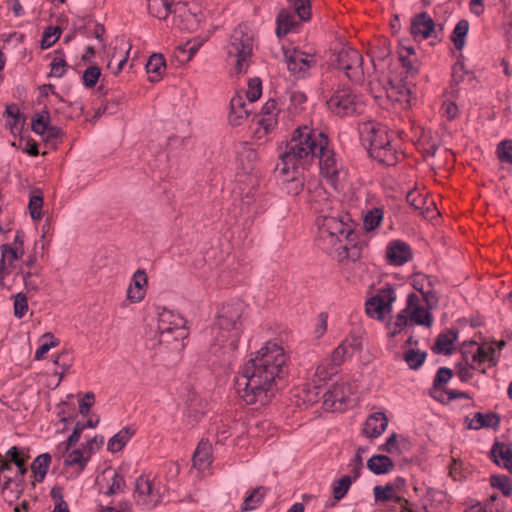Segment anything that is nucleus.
Listing matches in <instances>:
<instances>
[{"label": "nucleus", "instance_id": "nucleus-1", "mask_svg": "<svg viewBox=\"0 0 512 512\" xmlns=\"http://www.w3.org/2000/svg\"><path fill=\"white\" fill-rule=\"evenodd\" d=\"M284 349L276 343L267 342L248 360L235 385L240 398L248 405H265L277 390V382L288 374Z\"/></svg>", "mask_w": 512, "mask_h": 512}, {"label": "nucleus", "instance_id": "nucleus-2", "mask_svg": "<svg viewBox=\"0 0 512 512\" xmlns=\"http://www.w3.org/2000/svg\"><path fill=\"white\" fill-rule=\"evenodd\" d=\"M279 159L276 170L282 175L292 173L291 182L297 180L299 169H305L314 159H318L320 174L332 185L337 182L341 168L335 152L329 148L328 136L306 125L293 131L286 150L280 154Z\"/></svg>", "mask_w": 512, "mask_h": 512}, {"label": "nucleus", "instance_id": "nucleus-3", "mask_svg": "<svg viewBox=\"0 0 512 512\" xmlns=\"http://www.w3.org/2000/svg\"><path fill=\"white\" fill-rule=\"evenodd\" d=\"M358 132L362 145L372 158L388 166L397 163V151L391 145L386 125L369 120L359 124Z\"/></svg>", "mask_w": 512, "mask_h": 512}, {"label": "nucleus", "instance_id": "nucleus-4", "mask_svg": "<svg viewBox=\"0 0 512 512\" xmlns=\"http://www.w3.org/2000/svg\"><path fill=\"white\" fill-rule=\"evenodd\" d=\"M318 226V245L330 253L332 249L338 250L343 240L351 241L354 228L348 214L339 213L316 219Z\"/></svg>", "mask_w": 512, "mask_h": 512}, {"label": "nucleus", "instance_id": "nucleus-5", "mask_svg": "<svg viewBox=\"0 0 512 512\" xmlns=\"http://www.w3.org/2000/svg\"><path fill=\"white\" fill-rule=\"evenodd\" d=\"M245 310L244 302L240 300L224 304L218 312L215 327L220 330L216 340L230 350L238 347L242 330V315Z\"/></svg>", "mask_w": 512, "mask_h": 512}, {"label": "nucleus", "instance_id": "nucleus-6", "mask_svg": "<svg viewBox=\"0 0 512 512\" xmlns=\"http://www.w3.org/2000/svg\"><path fill=\"white\" fill-rule=\"evenodd\" d=\"M325 97L328 110L335 116L343 118L357 113L358 96L350 86L338 85L330 96Z\"/></svg>", "mask_w": 512, "mask_h": 512}, {"label": "nucleus", "instance_id": "nucleus-7", "mask_svg": "<svg viewBox=\"0 0 512 512\" xmlns=\"http://www.w3.org/2000/svg\"><path fill=\"white\" fill-rule=\"evenodd\" d=\"M29 450L18 446L8 449L5 455L0 454V477L4 480H14L24 477L28 472Z\"/></svg>", "mask_w": 512, "mask_h": 512}, {"label": "nucleus", "instance_id": "nucleus-8", "mask_svg": "<svg viewBox=\"0 0 512 512\" xmlns=\"http://www.w3.org/2000/svg\"><path fill=\"white\" fill-rule=\"evenodd\" d=\"M185 319L174 314L170 310H164L159 314L158 331L160 333L159 342L169 343L170 341L184 340L188 336Z\"/></svg>", "mask_w": 512, "mask_h": 512}, {"label": "nucleus", "instance_id": "nucleus-9", "mask_svg": "<svg viewBox=\"0 0 512 512\" xmlns=\"http://www.w3.org/2000/svg\"><path fill=\"white\" fill-rule=\"evenodd\" d=\"M336 65L338 69L345 72L347 78L352 82H363V57L358 50L352 47H343L336 55Z\"/></svg>", "mask_w": 512, "mask_h": 512}, {"label": "nucleus", "instance_id": "nucleus-10", "mask_svg": "<svg viewBox=\"0 0 512 512\" xmlns=\"http://www.w3.org/2000/svg\"><path fill=\"white\" fill-rule=\"evenodd\" d=\"M395 300V290L391 285L387 284L379 289L376 295L366 301L365 311L368 316L383 321L385 314L392 312V304Z\"/></svg>", "mask_w": 512, "mask_h": 512}, {"label": "nucleus", "instance_id": "nucleus-11", "mask_svg": "<svg viewBox=\"0 0 512 512\" xmlns=\"http://www.w3.org/2000/svg\"><path fill=\"white\" fill-rule=\"evenodd\" d=\"M252 38L242 30H235L231 36L228 54L237 58L235 69L237 73H244L248 65L247 58L252 55Z\"/></svg>", "mask_w": 512, "mask_h": 512}, {"label": "nucleus", "instance_id": "nucleus-12", "mask_svg": "<svg viewBox=\"0 0 512 512\" xmlns=\"http://www.w3.org/2000/svg\"><path fill=\"white\" fill-rule=\"evenodd\" d=\"M310 208L318 214L317 218L331 216L334 213V200L330 198L328 192L317 181L308 183Z\"/></svg>", "mask_w": 512, "mask_h": 512}, {"label": "nucleus", "instance_id": "nucleus-13", "mask_svg": "<svg viewBox=\"0 0 512 512\" xmlns=\"http://www.w3.org/2000/svg\"><path fill=\"white\" fill-rule=\"evenodd\" d=\"M164 491L162 482H136L134 498L139 505L151 509L161 501Z\"/></svg>", "mask_w": 512, "mask_h": 512}, {"label": "nucleus", "instance_id": "nucleus-14", "mask_svg": "<svg viewBox=\"0 0 512 512\" xmlns=\"http://www.w3.org/2000/svg\"><path fill=\"white\" fill-rule=\"evenodd\" d=\"M288 70L299 77H303L307 70L314 64L315 60L309 58L304 52L294 49L290 54H285Z\"/></svg>", "mask_w": 512, "mask_h": 512}, {"label": "nucleus", "instance_id": "nucleus-15", "mask_svg": "<svg viewBox=\"0 0 512 512\" xmlns=\"http://www.w3.org/2000/svg\"><path fill=\"white\" fill-rule=\"evenodd\" d=\"M410 246L401 240L392 241L386 249V257L393 265H404L412 259Z\"/></svg>", "mask_w": 512, "mask_h": 512}, {"label": "nucleus", "instance_id": "nucleus-16", "mask_svg": "<svg viewBox=\"0 0 512 512\" xmlns=\"http://www.w3.org/2000/svg\"><path fill=\"white\" fill-rule=\"evenodd\" d=\"M346 388L347 386L344 383L333 384V386L323 395V405L327 409H331L333 411L342 410L343 405L346 403L348 398Z\"/></svg>", "mask_w": 512, "mask_h": 512}, {"label": "nucleus", "instance_id": "nucleus-17", "mask_svg": "<svg viewBox=\"0 0 512 512\" xmlns=\"http://www.w3.org/2000/svg\"><path fill=\"white\" fill-rule=\"evenodd\" d=\"M277 102L274 99H269L261 109V116H257V124L263 129V135L268 134L274 129L277 124Z\"/></svg>", "mask_w": 512, "mask_h": 512}, {"label": "nucleus", "instance_id": "nucleus-18", "mask_svg": "<svg viewBox=\"0 0 512 512\" xmlns=\"http://www.w3.org/2000/svg\"><path fill=\"white\" fill-rule=\"evenodd\" d=\"M388 425V418L383 412H375L365 421L363 432L369 438L380 436Z\"/></svg>", "mask_w": 512, "mask_h": 512}, {"label": "nucleus", "instance_id": "nucleus-19", "mask_svg": "<svg viewBox=\"0 0 512 512\" xmlns=\"http://www.w3.org/2000/svg\"><path fill=\"white\" fill-rule=\"evenodd\" d=\"M501 416L496 412L481 413L476 412L473 419L468 423L467 429L480 430L482 428H490L497 430L500 426Z\"/></svg>", "mask_w": 512, "mask_h": 512}, {"label": "nucleus", "instance_id": "nucleus-20", "mask_svg": "<svg viewBox=\"0 0 512 512\" xmlns=\"http://www.w3.org/2000/svg\"><path fill=\"white\" fill-rule=\"evenodd\" d=\"M148 283L145 270L138 269L132 278V284L127 290V298L132 302H139L145 297L144 287Z\"/></svg>", "mask_w": 512, "mask_h": 512}, {"label": "nucleus", "instance_id": "nucleus-21", "mask_svg": "<svg viewBox=\"0 0 512 512\" xmlns=\"http://www.w3.org/2000/svg\"><path fill=\"white\" fill-rule=\"evenodd\" d=\"M435 29L433 19L426 13L422 12L416 15L411 22V33L415 36L420 35L424 39L431 36Z\"/></svg>", "mask_w": 512, "mask_h": 512}, {"label": "nucleus", "instance_id": "nucleus-22", "mask_svg": "<svg viewBox=\"0 0 512 512\" xmlns=\"http://www.w3.org/2000/svg\"><path fill=\"white\" fill-rule=\"evenodd\" d=\"M374 497L377 503L387 504H399L403 506V503H407V501L399 495L398 491L391 484H387L386 486H376L374 488Z\"/></svg>", "mask_w": 512, "mask_h": 512}, {"label": "nucleus", "instance_id": "nucleus-23", "mask_svg": "<svg viewBox=\"0 0 512 512\" xmlns=\"http://www.w3.org/2000/svg\"><path fill=\"white\" fill-rule=\"evenodd\" d=\"M459 331L457 329H448L445 333H440L435 341L432 350L434 353L450 355L453 351V343L458 338Z\"/></svg>", "mask_w": 512, "mask_h": 512}, {"label": "nucleus", "instance_id": "nucleus-24", "mask_svg": "<svg viewBox=\"0 0 512 512\" xmlns=\"http://www.w3.org/2000/svg\"><path fill=\"white\" fill-rule=\"evenodd\" d=\"M212 447L208 441L201 440L193 454V467L201 471L206 469L212 463Z\"/></svg>", "mask_w": 512, "mask_h": 512}, {"label": "nucleus", "instance_id": "nucleus-25", "mask_svg": "<svg viewBox=\"0 0 512 512\" xmlns=\"http://www.w3.org/2000/svg\"><path fill=\"white\" fill-rule=\"evenodd\" d=\"M249 115L250 111L246 109L243 98L241 96L233 97L230 101L229 122L233 126H239Z\"/></svg>", "mask_w": 512, "mask_h": 512}, {"label": "nucleus", "instance_id": "nucleus-26", "mask_svg": "<svg viewBox=\"0 0 512 512\" xmlns=\"http://www.w3.org/2000/svg\"><path fill=\"white\" fill-rule=\"evenodd\" d=\"M166 69V61L162 54H152L146 63V72L151 82H158Z\"/></svg>", "mask_w": 512, "mask_h": 512}, {"label": "nucleus", "instance_id": "nucleus-27", "mask_svg": "<svg viewBox=\"0 0 512 512\" xmlns=\"http://www.w3.org/2000/svg\"><path fill=\"white\" fill-rule=\"evenodd\" d=\"M103 474L110 477L111 480H125L126 478L129 480H143L144 476L132 464H123L117 471L111 468L106 469Z\"/></svg>", "mask_w": 512, "mask_h": 512}, {"label": "nucleus", "instance_id": "nucleus-28", "mask_svg": "<svg viewBox=\"0 0 512 512\" xmlns=\"http://www.w3.org/2000/svg\"><path fill=\"white\" fill-rule=\"evenodd\" d=\"M490 455L491 458L494 459V462L498 465L500 464V458L505 468H507L510 473H512V448L510 445L501 442H495L490 451Z\"/></svg>", "mask_w": 512, "mask_h": 512}, {"label": "nucleus", "instance_id": "nucleus-29", "mask_svg": "<svg viewBox=\"0 0 512 512\" xmlns=\"http://www.w3.org/2000/svg\"><path fill=\"white\" fill-rule=\"evenodd\" d=\"M173 0H147V8L150 15L165 20L172 12Z\"/></svg>", "mask_w": 512, "mask_h": 512}, {"label": "nucleus", "instance_id": "nucleus-30", "mask_svg": "<svg viewBox=\"0 0 512 512\" xmlns=\"http://www.w3.org/2000/svg\"><path fill=\"white\" fill-rule=\"evenodd\" d=\"M134 433L131 427H124L109 439L107 450L113 453L121 451Z\"/></svg>", "mask_w": 512, "mask_h": 512}, {"label": "nucleus", "instance_id": "nucleus-31", "mask_svg": "<svg viewBox=\"0 0 512 512\" xmlns=\"http://www.w3.org/2000/svg\"><path fill=\"white\" fill-rule=\"evenodd\" d=\"M368 469L376 475L386 474L394 467L393 461L386 455H375L367 461Z\"/></svg>", "mask_w": 512, "mask_h": 512}, {"label": "nucleus", "instance_id": "nucleus-32", "mask_svg": "<svg viewBox=\"0 0 512 512\" xmlns=\"http://www.w3.org/2000/svg\"><path fill=\"white\" fill-rule=\"evenodd\" d=\"M51 460L52 458L49 453L40 454L33 460L30 469L34 480H43L45 478Z\"/></svg>", "mask_w": 512, "mask_h": 512}, {"label": "nucleus", "instance_id": "nucleus-33", "mask_svg": "<svg viewBox=\"0 0 512 512\" xmlns=\"http://www.w3.org/2000/svg\"><path fill=\"white\" fill-rule=\"evenodd\" d=\"M297 25L295 16L286 11H281L277 16L276 33L279 37L287 35Z\"/></svg>", "mask_w": 512, "mask_h": 512}, {"label": "nucleus", "instance_id": "nucleus-34", "mask_svg": "<svg viewBox=\"0 0 512 512\" xmlns=\"http://www.w3.org/2000/svg\"><path fill=\"white\" fill-rule=\"evenodd\" d=\"M356 237L353 232L351 241H346L344 245H338L339 249L342 248L346 252V257L354 262L361 258L362 250L367 246L365 242L356 241Z\"/></svg>", "mask_w": 512, "mask_h": 512}, {"label": "nucleus", "instance_id": "nucleus-35", "mask_svg": "<svg viewBox=\"0 0 512 512\" xmlns=\"http://www.w3.org/2000/svg\"><path fill=\"white\" fill-rule=\"evenodd\" d=\"M469 30V22L465 19H461L455 26L452 34L451 41L457 50H462L465 45V37Z\"/></svg>", "mask_w": 512, "mask_h": 512}, {"label": "nucleus", "instance_id": "nucleus-36", "mask_svg": "<svg viewBox=\"0 0 512 512\" xmlns=\"http://www.w3.org/2000/svg\"><path fill=\"white\" fill-rule=\"evenodd\" d=\"M427 353L422 350L408 349L404 354V361L412 370H418L425 362Z\"/></svg>", "mask_w": 512, "mask_h": 512}, {"label": "nucleus", "instance_id": "nucleus-37", "mask_svg": "<svg viewBox=\"0 0 512 512\" xmlns=\"http://www.w3.org/2000/svg\"><path fill=\"white\" fill-rule=\"evenodd\" d=\"M409 319L417 325L431 327L433 324V316L430 310L424 307L416 308L409 312Z\"/></svg>", "mask_w": 512, "mask_h": 512}, {"label": "nucleus", "instance_id": "nucleus-38", "mask_svg": "<svg viewBox=\"0 0 512 512\" xmlns=\"http://www.w3.org/2000/svg\"><path fill=\"white\" fill-rule=\"evenodd\" d=\"M89 458L90 456L86 454L84 449H76L68 453V455L65 457L64 463L67 466L77 465L79 467V470H83Z\"/></svg>", "mask_w": 512, "mask_h": 512}, {"label": "nucleus", "instance_id": "nucleus-39", "mask_svg": "<svg viewBox=\"0 0 512 512\" xmlns=\"http://www.w3.org/2000/svg\"><path fill=\"white\" fill-rule=\"evenodd\" d=\"M233 425H235V421L232 419L225 417L216 424V437L218 443H224L231 435Z\"/></svg>", "mask_w": 512, "mask_h": 512}, {"label": "nucleus", "instance_id": "nucleus-40", "mask_svg": "<svg viewBox=\"0 0 512 512\" xmlns=\"http://www.w3.org/2000/svg\"><path fill=\"white\" fill-rule=\"evenodd\" d=\"M126 490V482H106V485L99 486V492L103 496H113L115 499L120 497ZM117 500H113L112 503H116Z\"/></svg>", "mask_w": 512, "mask_h": 512}, {"label": "nucleus", "instance_id": "nucleus-41", "mask_svg": "<svg viewBox=\"0 0 512 512\" xmlns=\"http://www.w3.org/2000/svg\"><path fill=\"white\" fill-rule=\"evenodd\" d=\"M409 320L408 312L402 310L400 313H398L393 323H387V328L390 329L389 336L395 337L397 334H399L408 325Z\"/></svg>", "mask_w": 512, "mask_h": 512}, {"label": "nucleus", "instance_id": "nucleus-42", "mask_svg": "<svg viewBox=\"0 0 512 512\" xmlns=\"http://www.w3.org/2000/svg\"><path fill=\"white\" fill-rule=\"evenodd\" d=\"M453 371L448 367H440L433 380V390H444L443 386L446 385L452 378Z\"/></svg>", "mask_w": 512, "mask_h": 512}, {"label": "nucleus", "instance_id": "nucleus-43", "mask_svg": "<svg viewBox=\"0 0 512 512\" xmlns=\"http://www.w3.org/2000/svg\"><path fill=\"white\" fill-rule=\"evenodd\" d=\"M5 113L8 117L13 119V122L8 121L10 128L12 131L18 129V125H23L25 123L26 117L23 113L20 112L19 108L15 104L8 105L6 107Z\"/></svg>", "mask_w": 512, "mask_h": 512}, {"label": "nucleus", "instance_id": "nucleus-44", "mask_svg": "<svg viewBox=\"0 0 512 512\" xmlns=\"http://www.w3.org/2000/svg\"><path fill=\"white\" fill-rule=\"evenodd\" d=\"M265 495V491L263 487H258L252 491L250 495H248L244 502H243V508L244 510H253L256 507H258Z\"/></svg>", "mask_w": 512, "mask_h": 512}, {"label": "nucleus", "instance_id": "nucleus-45", "mask_svg": "<svg viewBox=\"0 0 512 512\" xmlns=\"http://www.w3.org/2000/svg\"><path fill=\"white\" fill-rule=\"evenodd\" d=\"M399 61L402 64V67L406 69L407 75L415 76L419 73V65L416 57H410V55H405L404 51H399Z\"/></svg>", "mask_w": 512, "mask_h": 512}, {"label": "nucleus", "instance_id": "nucleus-46", "mask_svg": "<svg viewBox=\"0 0 512 512\" xmlns=\"http://www.w3.org/2000/svg\"><path fill=\"white\" fill-rule=\"evenodd\" d=\"M54 502L53 512H69L67 503L63 500V491L60 486H54L50 491Z\"/></svg>", "mask_w": 512, "mask_h": 512}, {"label": "nucleus", "instance_id": "nucleus-47", "mask_svg": "<svg viewBox=\"0 0 512 512\" xmlns=\"http://www.w3.org/2000/svg\"><path fill=\"white\" fill-rule=\"evenodd\" d=\"M101 76V69L97 65L89 66L83 73V84L87 88H92L96 85Z\"/></svg>", "mask_w": 512, "mask_h": 512}, {"label": "nucleus", "instance_id": "nucleus-48", "mask_svg": "<svg viewBox=\"0 0 512 512\" xmlns=\"http://www.w3.org/2000/svg\"><path fill=\"white\" fill-rule=\"evenodd\" d=\"M61 35V29L60 27L56 26H49L45 29L42 39H41V47L43 49L51 47L60 37Z\"/></svg>", "mask_w": 512, "mask_h": 512}, {"label": "nucleus", "instance_id": "nucleus-49", "mask_svg": "<svg viewBox=\"0 0 512 512\" xmlns=\"http://www.w3.org/2000/svg\"><path fill=\"white\" fill-rule=\"evenodd\" d=\"M49 125V112L47 110L36 114V117L32 119V130L36 134L44 135L45 129H47Z\"/></svg>", "mask_w": 512, "mask_h": 512}, {"label": "nucleus", "instance_id": "nucleus-50", "mask_svg": "<svg viewBox=\"0 0 512 512\" xmlns=\"http://www.w3.org/2000/svg\"><path fill=\"white\" fill-rule=\"evenodd\" d=\"M295 13L301 21H309L311 19V1L310 0H294L293 4Z\"/></svg>", "mask_w": 512, "mask_h": 512}, {"label": "nucleus", "instance_id": "nucleus-51", "mask_svg": "<svg viewBox=\"0 0 512 512\" xmlns=\"http://www.w3.org/2000/svg\"><path fill=\"white\" fill-rule=\"evenodd\" d=\"M262 94V82L258 77L251 78L248 81V89L246 91V97L250 102L257 101Z\"/></svg>", "mask_w": 512, "mask_h": 512}, {"label": "nucleus", "instance_id": "nucleus-52", "mask_svg": "<svg viewBox=\"0 0 512 512\" xmlns=\"http://www.w3.org/2000/svg\"><path fill=\"white\" fill-rule=\"evenodd\" d=\"M348 339H345L340 345H338L331 354V362L334 366L341 365L346 356H350V351L348 350Z\"/></svg>", "mask_w": 512, "mask_h": 512}, {"label": "nucleus", "instance_id": "nucleus-53", "mask_svg": "<svg viewBox=\"0 0 512 512\" xmlns=\"http://www.w3.org/2000/svg\"><path fill=\"white\" fill-rule=\"evenodd\" d=\"M0 249L1 255L8 260L9 265H12L15 260L22 258L24 255V250L13 247L11 244H3Z\"/></svg>", "mask_w": 512, "mask_h": 512}, {"label": "nucleus", "instance_id": "nucleus-54", "mask_svg": "<svg viewBox=\"0 0 512 512\" xmlns=\"http://www.w3.org/2000/svg\"><path fill=\"white\" fill-rule=\"evenodd\" d=\"M497 155L501 162L512 164V140H503L497 146Z\"/></svg>", "mask_w": 512, "mask_h": 512}, {"label": "nucleus", "instance_id": "nucleus-55", "mask_svg": "<svg viewBox=\"0 0 512 512\" xmlns=\"http://www.w3.org/2000/svg\"><path fill=\"white\" fill-rule=\"evenodd\" d=\"M383 213L380 209L375 208L369 211L364 218V226L367 231L373 230L378 227L382 221Z\"/></svg>", "mask_w": 512, "mask_h": 512}, {"label": "nucleus", "instance_id": "nucleus-56", "mask_svg": "<svg viewBox=\"0 0 512 512\" xmlns=\"http://www.w3.org/2000/svg\"><path fill=\"white\" fill-rule=\"evenodd\" d=\"M28 311V299L22 292L14 297V316L21 319Z\"/></svg>", "mask_w": 512, "mask_h": 512}, {"label": "nucleus", "instance_id": "nucleus-57", "mask_svg": "<svg viewBox=\"0 0 512 512\" xmlns=\"http://www.w3.org/2000/svg\"><path fill=\"white\" fill-rule=\"evenodd\" d=\"M42 338H50V342H44L41 344L35 352L34 359L41 360L45 357V354L52 348L59 344V340L56 339L51 333H46Z\"/></svg>", "mask_w": 512, "mask_h": 512}, {"label": "nucleus", "instance_id": "nucleus-58", "mask_svg": "<svg viewBox=\"0 0 512 512\" xmlns=\"http://www.w3.org/2000/svg\"><path fill=\"white\" fill-rule=\"evenodd\" d=\"M43 197L40 195H33L29 200V212L33 220H39L42 217Z\"/></svg>", "mask_w": 512, "mask_h": 512}, {"label": "nucleus", "instance_id": "nucleus-59", "mask_svg": "<svg viewBox=\"0 0 512 512\" xmlns=\"http://www.w3.org/2000/svg\"><path fill=\"white\" fill-rule=\"evenodd\" d=\"M466 74H468V71L465 70L464 63L460 61L456 62L453 66L452 79L450 82V87L452 90H454V88L458 86L459 83L464 81Z\"/></svg>", "mask_w": 512, "mask_h": 512}, {"label": "nucleus", "instance_id": "nucleus-60", "mask_svg": "<svg viewBox=\"0 0 512 512\" xmlns=\"http://www.w3.org/2000/svg\"><path fill=\"white\" fill-rule=\"evenodd\" d=\"M72 361V354L68 351H63L55 357L54 363L62 368L61 372H56V374L60 375V378H62L64 373L72 366Z\"/></svg>", "mask_w": 512, "mask_h": 512}, {"label": "nucleus", "instance_id": "nucleus-61", "mask_svg": "<svg viewBox=\"0 0 512 512\" xmlns=\"http://www.w3.org/2000/svg\"><path fill=\"white\" fill-rule=\"evenodd\" d=\"M50 66H51L50 76L59 78L64 75V73L66 71V67H68V64L64 58L55 57L52 60Z\"/></svg>", "mask_w": 512, "mask_h": 512}, {"label": "nucleus", "instance_id": "nucleus-62", "mask_svg": "<svg viewBox=\"0 0 512 512\" xmlns=\"http://www.w3.org/2000/svg\"><path fill=\"white\" fill-rule=\"evenodd\" d=\"M104 444V437L102 435H95L92 439L87 441L83 448L88 456L98 451Z\"/></svg>", "mask_w": 512, "mask_h": 512}, {"label": "nucleus", "instance_id": "nucleus-63", "mask_svg": "<svg viewBox=\"0 0 512 512\" xmlns=\"http://www.w3.org/2000/svg\"><path fill=\"white\" fill-rule=\"evenodd\" d=\"M95 395L93 392L85 393L82 400L79 402V412L83 416H87L89 414L90 408L94 404Z\"/></svg>", "mask_w": 512, "mask_h": 512}, {"label": "nucleus", "instance_id": "nucleus-64", "mask_svg": "<svg viewBox=\"0 0 512 512\" xmlns=\"http://www.w3.org/2000/svg\"><path fill=\"white\" fill-rule=\"evenodd\" d=\"M351 483L352 482H336L333 485L332 493H333L334 500L336 502L340 501L342 498L345 497V495L347 494V492L350 489Z\"/></svg>", "mask_w": 512, "mask_h": 512}]
</instances>
